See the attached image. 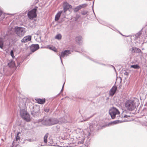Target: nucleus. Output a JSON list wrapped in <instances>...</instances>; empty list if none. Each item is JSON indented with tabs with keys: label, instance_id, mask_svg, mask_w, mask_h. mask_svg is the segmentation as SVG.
<instances>
[{
	"label": "nucleus",
	"instance_id": "nucleus-5",
	"mask_svg": "<svg viewBox=\"0 0 147 147\" xmlns=\"http://www.w3.org/2000/svg\"><path fill=\"white\" fill-rule=\"evenodd\" d=\"M37 9L36 8H34L29 11L28 13V18L30 19H32L35 18L36 16V12Z\"/></svg>",
	"mask_w": 147,
	"mask_h": 147
},
{
	"label": "nucleus",
	"instance_id": "nucleus-32",
	"mask_svg": "<svg viewBox=\"0 0 147 147\" xmlns=\"http://www.w3.org/2000/svg\"><path fill=\"white\" fill-rule=\"evenodd\" d=\"M10 55L13 58L14 57V56L13 54V50L11 51L10 52Z\"/></svg>",
	"mask_w": 147,
	"mask_h": 147
},
{
	"label": "nucleus",
	"instance_id": "nucleus-30",
	"mask_svg": "<svg viewBox=\"0 0 147 147\" xmlns=\"http://www.w3.org/2000/svg\"><path fill=\"white\" fill-rule=\"evenodd\" d=\"M88 5V4L86 3L83 4L81 5H80V6H82V8L83 7H86Z\"/></svg>",
	"mask_w": 147,
	"mask_h": 147
},
{
	"label": "nucleus",
	"instance_id": "nucleus-34",
	"mask_svg": "<svg viewBox=\"0 0 147 147\" xmlns=\"http://www.w3.org/2000/svg\"><path fill=\"white\" fill-rule=\"evenodd\" d=\"M94 1L93 2V5H92V10L93 11V12H94V10H93V6H94Z\"/></svg>",
	"mask_w": 147,
	"mask_h": 147
},
{
	"label": "nucleus",
	"instance_id": "nucleus-23",
	"mask_svg": "<svg viewBox=\"0 0 147 147\" xmlns=\"http://www.w3.org/2000/svg\"><path fill=\"white\" fill-rule=\"evenodd\" d=\"M81 8H82V6H80V5H79L77 6L75 8L74 11L75 12H76L78 11L79 10H80Z\"/></svg>",
	"mask_w": 147,
	"mask_h": 147
},
{
	"label": "nucleus",
	"instance_id": "nucleus-19",
	"mask_svg": "<svg viewBox=\"0 0 147 147\" xmlns=\"http://www.w3.org/2000/svg\"><path fill=\"white\" fill-rule=\"evenodd\" d=\"M59 124H61L66 122V121L64 117L60 118L59 119Z\"/></svg>",
	"mask_w": 147,
	"mask_h": 147
},
{
	"label": "nucleus",
	"instance_id": "nucleus-12",
	"mask_svg": "<svg viewBox=\"0 0 147 147\" xmlns=\"http://www.w3.org/2000/svg\"><path fill=\"white\" fill-rule=\"evenodd\" d=\"M117 89V86L114 85L113 86L109 91V94L110 96H113L115 93Z\"/></svg>",
	"mask_w": 147,
	"mask_h": 147
},
{
	"label": "nucleus",
	"instance_id": "nucleus-25",
	"mask_svg": "<svg viewBox=\"0 0 147 147\" xmlns=\"http://www.w3.org/2000/svg\"><path fill=\"white\" fill-rule=\"evenodd\" d=\"M119 120H117V121H113L112 122L109 123V125H111L112 124H116L118 123H119Z\"/></svg>",
	"mask_w": 147,
	"mask_h": 147
},
{
	"label": "nucleus",
	"instance_id": "nucleus-21",
	"mask_svg": "<svg viewBox=\"0 0 147 147\" xmlns=\"http://www.w3.org/2000/svg\"><path fill=\"white\" fill-rule=\"evenodd\" d=\"M3 39L0 37V48L3 49Z\"/></svg>",
	"mask_w": 147,
	"mask_h": 147
},
{
	"label": "nucleus",
	"instance_id": "nucleus-31",
	"mask_svg": "<svg viewBox=\"0 0 147 147\" xmlns=\"http://www.w3.org/2000/svg\"><path fill=\"white\" fill-rule=\"evenodd\" d=\"M88 12L87 11H83L82 12V14L84 15H86L87 14Z\"/></svg>",
	"mask_w": 147,
	"mask_h": 147
},
{
	"label": "nucleus",
	"instance_id": "nucleus-43",
	"mask_svg": "<svg viewBox=\"0 0 147 147\" xmlns=\"http://www.w3.org/2000/svg\"><path fill=\"white\" fill-rule=\"evenodd\" d=\"M90 133H88V135H89V136H90Z\"/></svg>",
	"mask_w": 147,
	"mask_h": 147
},
{
	"label": "nucleus",
	"instance_id": "nucleus-42",
	"mask_svg": "<svg viewBox=\"0 0 147 147\" xmlns=\"http://www.w3.org/2000/svg\"><path fill=\"white\" fill-rule=\"evenodd\" d=\"M17 63L18 64V66L19 65H20V64H18V62Z\"/></svg>",
	"mask_w": 147,
	"mask_h": 147
},
{
	"label": "nucleus",
	"instance_id": "nucleus-20",
	"mask_svg": "<svg viewBox=\"0 0 147 147\" xmlns=\"http://www.w3.org/2000/svg\"><path fill=\"white\" fill-rule=\"evenodd\" d=\"M8 65L10 67L13 68L15 67V64L14 61H11L8 63Z\"/></svg>",
	"mask_w": 147,
	"mask_h": 147
},
{
	"label": "nucleus",
	"instance_id": "nucleus-11",
	"mask_svg": "<svg viewBox=\"0 0 147 147\" xmlns=\"http://www.w3.org/2000/svg\"><path fill=\"white\" fill-rule=\"evenodd\" d=\"M39 46L38 44L32 45L30 47L31 51L34 52L39 48Z\"/></svg>",
	"mask_w": 147,
	"mask_h": 147
},
{
	"label": "nucleus",
	"instance_id": "nucleus-28",
	"mask_svg": "<svg viewBox=\"0 0 147 147\" xmlns=\"http://www.w3.org/2000/svg\"><path fill=\"white\" fill-rule=\"evenodd\" d=\"M44 111L47 113L49 111V108L48 107L45 108L44 109Z\"/></svg>",
	"mask_w": 147,
	"mask_h": 147
},
{
	"label": "nucleus",
	"instance_id": "nucleus-3",
	"mask_svg": "<svg viewBox=\"0 0 147 147\" xmlns=\"http://www.w3.org/2000/svg\"><path fill=\"white\" fill-rule=\"evenodd\" d=\"M20 115L21 117L27 122L30 121V119L29 114L25 109H22L20 110Z\"/></svg>",
	"mask_w": 147,
	"mask_h": 147
},
{
	"label": "nucleus",
	"instance_id": "nucleus-16",
	"mask_svg": "<svg viewBox=\"0 0 147 147\" xmlns=\"http://www.w3.org/2000/svg\"><path fill=\"white\" fill-rule=\"evenodd\" d=\"M36 100L37 102L40 104H44L45 101V99L44 98L40 99V98H36L35 99Z\"/></svg>",
	"mask_w": 147,
	"mask_h": 147
},
{
	"label": "nucleus",
	"instance_id": "nucleus-15",
	"mask_svg": "<svg viewBox=\"0 0 147 147\" xmlns=\"http://www.w3.org/2000/svg\"><path fill=\"white\" fill-rule=\"evenodd\" d=\"M51 125L59 123V121L55 118L51 119Z\"/></svg>",
	"mask_w": 147,
	"mask_h": 147
},
{
	"label": "nucleus",
	"instance_id": "nucleus-26",
	"mask_svg": "<svg viewBox=\"0 0 147 147\" xmlns=\"http://www.w3.org/2000/svg\"><path fill=\"white\" fill-rule=\"evenodd\" d=\"M21 134L19 132L18 133L16 137V141H18V140H19L20 139V135Z\"/></svg>",
	"mask_w": 147,
	"mask_h": 147
},
{
	"label": "nucleus",
	"instance_id": "nucleus-39",
	"mask_svg": "<svg viewBox=\"0 0 147 147\" xmlns=\"http://www.w3.org/2000/svg\"><path fill=\"white\" fill-rule=\"evenodd\" d=\"M111 66H112V67L113 68H114V69L115 71H116L115 69V67H114V66H112V65H111Z\"/></svg>",
	"mask_w": 147,
	"mask_h": 147
},
{
	"label": "nucleus",
	"instance_id": "nucleus-35",
	"mask_svg": "<svg viewBox=\"0 0 147 147\" xmlns=\"http://www.w3.org/2000/svg\"><path fill=\"white\" fill-rule=\"evenodd\" d=\"M65 83V82H64V84H63V85L62 88L61 90V92L62 91L63 88L64 87V85Z\"/></svg>",
	"mask_w": 147,
	"mask_h": 147
},
{
	"label": "nucleus",
	"instance_id": "nucleus-18",
	"mask_svg": "<svg viewBox=\"0 0 147 147\" xmlns=\"http://www.w3.org/2000/svg\"><path fill=\"white\" fill-rule=\"evenodd\" d=\"M76 40L77 42L80 44L81 43L82 40V37L80 36H78L76 37Z\"/></svg>",
	"mask_w": 147,
	"mask_h": 147
},
{
	"label": "nucleus",
	"instance_id": "nucleus-2",
	"mask_svg": "<svg viewBox=\"0 0 147 147\" xmlns=\"http://www.w3.org/2000/svg\"><path fill=\"white\" fill-rule=\"evenodd\" d=\"M14 29L16 34L20 37H22L26 32L25 28L22 27L16 26Z\"/></svg>",
	"mask_w": 147,
	"mask_h": 147
},
{
	"label": "nucleus",
	"instance_id": "nucleus-4",
	"mask_svg": "<svg viewBox=\"0 0 147 147\" xmlns=\"http://www.w3.org/2000/svg\"><path fill=\"white\" fill-rule=\"evenodd\" d=\"M109 113L112 119H114L116 115L119 114V112L118 110L115 107H112L110 109Z\"/></svg>",
	"mask_w": 147,
	"mask_h": 147
},
{
	"label": "nucleus",
	"instance_id": "nucleus-8",
	"mask_svg": "<svg viewBox=\"0 0 147 147\" xmlns=\"http://www.w3.org/2000/svg\"><path fill=\"white\" fill-rule=\"evenodd\" d=\"M42 123L45 125H51V119L47 118L44 119L42 121Z\"/></svg>",
	"mask_w": 147,
	"mask_h": 147
},
{
	"label": "nucleus",
	"instance_id": "nucleus-7",
	"mask_svg": "<svg viewBox=\"0 0 147 147\" xmlns=\"http://www.w3.org/2000/svg\"><path fill=\"white\" fill-rule=\"evenodd\" d=\"M49 135L48 133H47L44 137V142L45 143H47L48 142V145L51 146H55L54 144L53 143L52 140H47V138Z\"/></svg>",
	"mask_w": 147,
	"mask_h": 147
},
{
	"label": "nucleus",
	"instance_id": "nucleus-33",
	"mask_svg": "<svg viewBox=\"0 0 147 147\" xmlns=\"http://www.w3.org/2000/svg\"><path fill=\"white\" fill-rule=\"evenodd\" d=\"M93 116H90V117H88V118H87L86 119L84 120V119L83 121L82 120L81 121L82 122L84 121H87L91 117H92Z\"/></svg>",
	"mask_w": 147,
	"mask_h": 147
},
{
	"label": "nucleus",
	"instance_id": "nucleus-17",
	"mask_svg": "<svg viewBox=\"0 0 147 147\" xmlns=\"http://www.w3.org/2000/svg\"><path fill=\"white\" fill-rule=\"evenodd\" d=\"M131 50L132 52H136L137 53H139L141 52V50L137 48H134L132 47Z\"/></svg>",
	"mask_w": 147,
	"mask_h": 147
},
{
	"label": "nucleus",
	"instance_id": "nucleus-29",
	"mask_svg": "<svg viewBox=\"0 0 147 147\" xmlns=\"http://www.w3.org/2000/svg\"><path fill=\"white\" fill-rule=\"evenodd\" d=\"M56 129H57L56 132H58L60 131V127L59 126H57L56 127Z\"/></svg>",
	"mask_w": 147,
	"mask_h": 147
},
{
	"label": "nucleus",
	"instance_id": "nucleus-10",
	"mask_svg": "<svg viewBox=\"0 0 147 147\" xmlns=\"http://www.w3.org/2000/svg\"><path fill=\"white\" fill-rule=\"evenodd\" d=\"M31 36L30 35L26 36L23 38L21 40V42L23 43L27 42L31 40Z\"/></svg>",
	"mask_w": 147,
	"mask_h": 147
},
{
	"label": "nucleus",
	"instance_id": "nucleus-27",
	"mask_svg": "<svg viewBox=\"0 0 147 147\" xmlns=\"http://www.w3.org/2000/svg\"><path fill=\"white\" fill-rule=\"evenodd\" d=\"M141 32L140 31L139 32H138L135 34L136 38H139L140 36L141 35Z\"/></svg>",
	"mask_w": 147,
	"mask_h": 147
},
{
	"label": "nucleus",
	"instance_id": "nucleus-9",
	"mask_svg": "<svg viewBox=\"0 0 147 147\" xmlns=\"http://www.w3.org/2000/svg\"><path fill=\"white\" fill-rule=\"evenodd\" d=\"M76 138L78 140V144H83L84 142V140L85 139V137L82 136L81 135L80 136L78 135Z\"/></svg>",
	"mask_w": 147,
	"mask_h": 147
},
{
	"label": "nucleus",
	"instance_id": "nucleus-40",
	"mask_svg": "<svg viewBox=\"0 0 147 147\" xmlns=\"http://www.w3.org/2000/svg\"><path fill=\"white\" fill-rule=\"evenodd\" d=\"M49 49H51L52 50H53V49H52V47H50L49 48Z\"/></svg>",
	"mask_w": 147,
	"mask_h": 147
},
{
	"label": "nucleus",
	"instance_id": "nucleus-37",
	"mask_svg": "<svg viewBox=\"0 0 147 147\" xmlns=\"http://www.w3.org/2000/svg\"><path fill=\"white\" fill-rule=\"evenodd\" d=\"M128 117V116H127V115H125L124 116V118H126L127 117Z\"/></svg>",
	"mask_w": 147,
	"mask_h": 147
},
{
	"label": "nucleus",
	"instance_id": "nucleus-36",
	"mask_svg": "<svg viewBox=\"0 0 147 147\" xmlns=\"http://www.w3.org/2000/svg\"><path fill=\"white\" fill-rule=\"evenodd\" d=\"M124 74L126 76H127L128 74V73H127V72H125Z\"/></svg>",
	"mask_w": 147,
	"mask_h": 147
},
{
	"label": "nucleus",
	"instance_id": "nucleus-14",
	"mask_svg": "<svg viewBox=\"0 0 147 147\" xmlns=\"http://www.w3.org/2000/svg\"><path fill=\"white\" fill-rule=\"evenodd\" d=\"M63 11H59L56 15L55 17V21H58L59 19L61 14L63 12Z\"/></svg>",
	"mask_w": 147,
	"mask_h": 147
},
{
	"label": "nucleus",
	"instance_id": "nucleus-38",
	"mask_svg": "<svg viewBox=\"0 0 147 147\" xmlns=\"http://www.w3.org/2000/svg\"><path fill=\"white\" fill-rule=\"evenodd\" d=\"M27 141H29V142H32V141L31 139H28L27 140Z\"/></svg>",
	"mask_w": 147,
	"mask_h": 147
},
{
	"label": "nucleus",
	"instance_id": "nucleus-1",
	"mask_svg": "<svg viewBox=\"0 0 147 147\" xmlns=\"http://www.w3.org/2000/svg\"><path fill=\"white\" fill-rule=\"evenodd\" d=\"M126 109L128 111H132L136 108V104L134 100H128L125 104Z\"/></svg>",
	"mask_w": 147,
	"mask_h": 147
},
{
	"label": "nucleus",
	"instance_id": "nucleus-24",
	"mask_svg": "<svg viewBox=\"0 0 147 147\" xmlns=\"http://www.w3.org/2000/svg\"><path fill=\"white\" fill-rule=\"evenodd\" d=\"M62 36L60 34H59L55 36V38L58 40H60L61 39Z\"/></svg>",
	"mask_w": 147,
	"mask_h": 147
},
{
	"label": "nucleus",
	"instance_id": "nucleus-13",
	"mask_svg": "<svg viewBox=\"0 0 147 147\" xmlns=\"http://www.w3.org/2000/svg\"><path fill=\"white\" fill-rule=\"evenodd\" d=\"M71 7V5H69L68 3L66 2L65 3L64 5L63 6L64 12L65 13Z\"/></svg>",
	"mask_w": 147,
	"mask_h": 147
},
{
	"label": "nucleus",
	"instance_id": "nucleus-41",
	"mask_svg": "<svg viewBox=\"0 0 147 147\" xmlns=\"http://www.w3.org/2000/svg\"><path fill=\"white\" fill-rule=\"evenodd\" d=\"M93 61H94V62H96L97 63H98V62H96V61H94V60H92Z\"/></svg>",
	"mask_w": 147,
	"mask_h": 147
},
{
	"label": "nucleus",
	"instance_id": "nucleus-44",
	"mask_svg": "<svg viewBox=\"0 0 147 147\" xmlns=\"http://www.w3.org/2000/svg\"><path fill=\"white\" fill-rule=\"evenodd\" d=\"M91 125H90V128H91Z\"/></svg>",
	"mask_w": 147,
	"mask_h": 147
},
{
	"label": "nucleus",
	"instance_id": "nucleus-22",
	"mask_svg": "<svg viewBox=\"0 0 147 147\" xmlns=\"http://www.w3.org/2000/svg\"><path fill=\"white\" fill-rule=\"evenodd\" d=\"M131 67L135 69H139L140 68V66L138 64L131 65Z\"/></svg>",
	"mask_w": 147,
	"mask_h": 147
},
{
	"label": "nucleus",
	"instance_id": "nucleus-6",
	"mask_svg": "<svg viewBox=\"0 0 147 147\" xmlns=\"http://www.w3.org/2000/svg\"><path fill=\"white\" fill-rule=\"evenodd\" d=\"M71 52L69 50H65L61 52V54H59V55L60 57V59L61 60L62 63L63 64L61 57H64L69 55V54H70Z\"/></svg>",
	"mask_w": 147,
	"mask_h": 147
}]
</instances>
